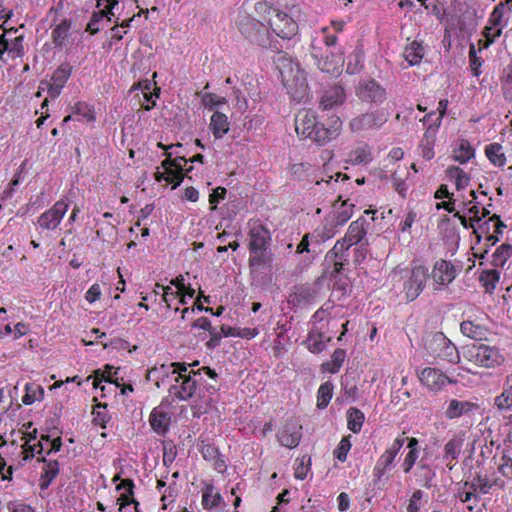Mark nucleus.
Here are the masks:
<instances>
[{"label": "nucleus", "mask_w": 512, "mask_h": 512, "mask_svg": "<svg viewBox=\"0 0 512 512\" xmlns=\"http://www.w3.org/2000/svg\"><path fill=\"white\" fill-rule=\"evenodd\" d=\"M478 408L479 406L473 402L452 399L445 410V416L448 419H455L477 410Z\"/></svg>", "instance_id": "obj_17"}, {"label": "nucleus", "mask_w": 512, "mask_h": 512, "mask_svg": "<svg viewBox=\"0 0 512 512\" xmlns=\"http://www.w3.org/2000/svg\"><path fill=\"white\" fill-rule=\"evenodd\" d=\"M353 207V204L347 206V202L344 201L340 207V210L337 211L333 217V226H342L344 223H346L353 215Z\"/></svg>", "instance_id": "obj_36"}, {"label": "nucleus", "mask_w": 512, "mask_h": 512, "mask_svg": "<svg viewBox=\"0 0 512 512\" xmlns=\"http://www.w3.org/2000/svg\"><path fill=\"white\" fill-rule=\"evenodd\" d=\"M302 426L295 420H289L278 432L277 437L281 445L287 448H295L301 439Z\"/></svg>", "instance_id": "obj_14"}, {"label": "nucleus", "mask_w": 512, "mask_h": 512, "mask_svg": "<svg viewBox=\"0 0 512 512\" xmlns=\"http://www.w3.org/2000/svg\"><path fill=\"white\" fill-rule=\"evenodd\" d=\"M332 392L333 385L330 382H325L319 387L317 394V407L319 409L327 407L332 398Z\"/></svg>", "instance_id": "obj_34"}, {"label": "nucleus", "mask_w": 512, "mask_h": 512, "mask_svg": "<svg viewBox=\"0 0 512 512\" xmlns=\"http://www.w3.org/2000/svg\"><path fill=\"white\" fill-rule=\"evenodd\" d=\"M426 349L434 356L451 363L459 361L456 346L442 333L436 332L426 341Z\"/></svg>", "instance_id": "obj_5"}, {"label": "nucleus", "mask_w": 512, "mask_h": 512, "mask_svg": "<svg viewBox=\"0 0 512 512\" xmlns=\"http://www.w3.org/2000/svg\"><path fill=\"white\" fill-rule=\"evenodd\" d=\"M345 91L340 86H334L325 91L321 98L320 105L324 110L332 109L341 105L345 100Z\"/></svg>", "instance_id": "obj_20"}, {"label": "nucleus", "mask_w": 512, "mask_h": 512, "mask_svg": "<svg viewBox=\"0 0 512 512\" xmlns=\"http://www.w3.org/2000/svg\"><path fill=\"white\" fill-rule=\"evenodd\" d=\"M213 491V486L209 485L203 493L202 505L206 509L214 508L222 501V496L219 493H213Z\"/></svg>", "instance_id": "obj_37"}, {"label": "nucleus", "mask_w": 512, "mask_h": 512, "mask_svg": "<svg viewBox=\"0 0 512 512\" xmlns=\"http://www.w3.org/2000/svg\"><path fill=\"white\" fill-rule=\"evenodd\" d=\"M434 290H441L442 286L451 283L456 277V268L446 260L437 261L432 272Z\"/></svg>", "instance_id": "obj_13"}, {"label": "nucleus", "mask_w": 512, "mask_h": 512, "mask_svg": "<svg viewBox=\"0 0 512 512\" xmlns=\"http://www.w3.org/2000/svg\"><path fill=\"white\" fill-rule=\"evenodd\" d=\"M467 354L470 360L483 367H494L502 361L499 350L485 344H473L468 348Z\"/></svg>", "instance_id": "obj_8"}, {"label": "nucleus", "mask_w": 512, "mask_h": 512, "mask_svg": "<svg viewBox=\"0 0 512 512\" xmlns=\"http://www.w3.org/2000/svg\"><path fill=\"white\" fill-rule=\"evenodd\" d=\"M226 189L224 187H217L213 192L209 195V202L212 204V210L216 208V204L225 198Z\"/></svg>", "instance_id": "obj_57"}, {"label": "nucleus", "mask_w": 512, "mask_h": 512, "mask_svg": "<svg viewBox=\"0 0 512 512\" xmlns=\"http://www.w3.org/2000/svg\"><path fill=\"white\" fill-rule=\"evenodd\" d=\"M318 124L316 117L307 111L299 113L295 119V129L298 135L310 138L313 130Z\"/></svg>", "instance_id": "obj_18"}, {"label": "nucleus", "mask_w": 512, "mask_h": 512, "mask_svg": "<svg viewBox=\"0 0 512 512\" xmlns=\"http://www.w3.org/2000/svg\"><path fill=\"white\" fill-rule=\"evenodd\" d=\"M464 439L462 435H457L449 440L445 445V458H451L452 460H456L460 454L461 448L463 446Z\"/></svg>", "instance_id": "obj_29"}, {"label": "nucleus", "mask_w": 512, "mask_h": 512, "mask_svg": "<svg viewBox=\"0 0 512 512\" xmlns=\"http://www.w3.org/2000/svg\"><path fill=\"white\" fill-rule=\"evenodd\" d=\"M74 113L82 115L87 121L92 122L95 120V115L93 110L85 103H77L74 106Z\"/></svg>", "instance_id": "obj_49"}, {"label": "nucleus", "mask_w": 512, "mask_h": 512, "mask_svg": "<svg viewBox=\"0 0 512 512\" xmlns=\"http://www.w3.org/2000/svg\"><path fill=\"white\" fill-rule=\"evenodd\" d=\"M502 146L498 143L490 144L486 147L485 153L488 159L496 166L502 167L505 164L506 157L501 153Z\"/></svg>", "instance_id": "obj_31"}, {"label": "nucleus", "mask_w": 512, "mask_h": 512, "mask_svg": "<svg viewBox=\"0 0 512 512\" xmlns=\"http://www.w3.org/2000/svg\"><path fill=\"white\" fill-rule=\"evenodd\" d=\"M500 279L499 271L493 270H485L479 276V281L485 288V291L488 293H492L496 287L497 282Z\"/></svg>", "instance_id": "obj_28"}, {"label": "nucleus", "mask_w": 512, "mask_h": 512, "mask_svg": "<svg viewBox=\"0 0 512 512\" xmlns=\"http://www.w3.org/2000/svg\"><path fill=\"white\" fill-rule=\"evenodd\" d=\"M315 297V291L311 290L309 287L301 286L297 288L295 292V298L298 303H309Z\"/></svg>", "instance_id": "obj_48"}, {"label": "nucleus", "mask_w": 512, "mask_h": 512, "mask_svg": "<svg viewBox=\"0 0 512 512\" xmlns=\"http://www.w3.org/2000/svg\"><path fill=\"white\" fill-rule=\"evenodd\" d=\"M351 157H353L351 159V163L354 165L372 161V155L367 146L357 148L353 153H351Z\"/></svg>", "instance_id": "obj_42"}, {"label": "nucleus", "mask_w": 512, "mask_h": 512, "mask_svg": "<svg viewBox=\"0 0 512 512\" xmlns=\"http://www.w3.org/2000/svg\"><path fill=\"white\" fill-rule=\"evenodd\" d=\"M128 346H129V343L126 340L121 339V338L113 339L110 341L109 344L104 345L105 348L111 347L115 350H124V349H127Z\"/></svg>", "instance_id": "obj_64"}, {"label": "nucleus", "mask_w": 512, "mask_h": 512, "mask_svg": "<svg viewBox=\"0 0 512 512\" xmlns=\"http://www.w3.org/2000/svg\"><path fill=\"white\" fill-rule=\"evenodd\" d=\"M420 381L432 390L441 389L449 379L446 375L434 368H425L419 375Z\"/></svg>", "instance_id": "obj_15"}, {"label": "nucleus", "mask_w": 512, "mask_h": 512, "mask_svg": "<svg viewBox=\"0 0 512 512\" xmlns=\"http://www.w3.org/2000/svg\"><path fill=\"white\" fill-rule=\"evenodd\" d=\"M103 17H107L108 21H111V14L106 12V10H102L100 12H95L92 15L91 20L89 21L86 30L91 34H96L99 32V22L103 19Z\"/></svg>", "instance_id": "obj_43"}, {"label": "nucleus", "mask_w": 512, "mask_h": 512, "mask_svg": "<svg viewBox=\"0 0 512 512\" xmlns=\"http://www.w3.org/2000/svg\"><path fill=\"white\" fill-rule=\"evenodd\" d=\"M168 178H169L168 179L169 182L174 183L172 189H175L183 181V178H184L183 171L168 169Z\"/></svg>", "instance_id": "obj_58"}, {"label": "nucleus", "mask_w": 512, "mask_h": 512, "mask_svg": "<svg viewBox=\"0 0 512 512\" xmlns=\"http://www.w3.org/2000/svg\"><path fill=\"white\" fill-rule=\"evenodd\" d=\"M367 225L368 222L366 218L363 216L353 221L350 224L347 233L345 234L348 244L355 245L363 243V240L365 239L367 233Z\"/></svg>", "instance_id": "obj_16"}, {"label": "nucleus", "mask_w": 512, "mask_h": 512, "mask_svg": "<svg viewBox=\"0 0 512 512\" xmlns=\"http://www.w3.org/2000/svg\"><path fill=\"white\" fill-rule=\"evenodd\" d=\"M461 332L463 335L472 338L480 339L482 335V329L480 326L473 324L471 321H464L460 325Z\"/></svg>", "instance_id": "obj_44"}, {"label": "nucleus", "mask_w": 512, "mask_h": 512, "mask_svg": "<svg viewBox=\"0 0 512 512\" xmlns=\"http://www.w3.org/2000/svg\"><path fill=\"white\" fill-rule=\"evenodd\" d=\"M350 448H351V444H350L349 439L343 438L340 441L337 449L335 450V456L337 457V459L344 462L346 460L347 453L350 450Z\"/></svg>", "instance_id": "obj_55"}, {"label": "nucleus", "mask_w": 512, "mask_h": 512, "mask_svg": "<svg viewBox=\"0 0 512 512\" xmlns=\"http://www.w3.org/2000/svg\"><path fill=\"white\" fill-rule=\"evenodd\" d=\"M504 7L505 3H499L498 5L495 6L489 19L491 26L498 27L501 25Z\"/></svg>", "instance_id": "obj_52"}, {"label": "nucleus", "mask_w": 512, "mask_h": 512, "mask_svg": "<svg viewBox=\"0 0 512 512\" xmlns=\"http://www.w3.org/2000/svg\"><path fill=\"white\" fill-rule=\"evenodd\" d=\"M357 96L362 101L380 104L386 99V91L374 79H369L359 83L357 87Z\"/></svg>", "instance_id": "obj_10"}, {"label": "nucleus", "mask_w": 512, "mask_h": 512, "mask_svg": "<svg viewBox=\"0 0 512 512\" xmlns=\"http://www.w3.org/2000/svg\"><path fill=\"white\" fill-rule=\"evenodd\" d=\"M68 209V204L64 200L57 201L52 208L41 214L38 218V224L42 229L54 230L63 219Z\"/></svg>", "instance_id": "obj_11"}, {"label": "nucleus", "mask_w": 512, "mask_h": 512, "mask_svg": "<svg viewBox=\"0 0 512 512\" xmlns=\"http://www.w3.org/2000/svg\"><path fill=\"white\" fill-rule=\"evenodd\" d=\"M209 127L215 138H222L229 131L228 117L222 112H214Z\"/></svg>", "instance_id": "obj_22"}, {"label": "nucleus", "mask_w": 512, "mask_h": 512, "mask_svg": "<svg viewBox=\"0 0 512 512\" xmlns=\"http://www.w3.org/2000/svg\"><path fill=\"white\" fill-rule=\"evenodd\" d=\"M280 73L283 86L295 102H305L309 98V86L306 73L291 56L279 52L274 60Z\"/></svg>", "instance_id": "obj_1"}, {"label": "nucleus", "mask_w": 512, "mask_h": 512, "mask_svg": "<svg viewBox=\"0 0 512 512\" xmlns=\"http://www.w3.org/2000/svg\"><path fill=\"white\" fill-rule=\"evenodd\" d=\"M346 353L343 349H336L332 354L333 368L328 369L331 373H337L345 360Z\"/></svg>", "instance_id": "obj_51"}, {"label": "nucleus", "mask_w": 512, "mask_h": 512, "mask_svg": "<svg viewBox=\"0 0 512 512\" xmlns=\"http://www.w3.org/2000/svg\"><path fill=\"white\" fill-rule=\"evenodd\" d=\"M512 256V245L504 243L500 245L492 255V265L495 267H502L507 260Z\"/></svg>", "instance_id": "obj_27"}, {"label": "nucleus", "mask_w": 512, "mask_h": 512, "mask_svg": "<svg viewBox=\"0 0 512 512\" xmlns=\"http://www.w3.org/2000/svg\"><path fill=\"white\" fill-rule=\"evenodd\" d=\"M311 55L316 60L318 68L331 77L341 74L344 65V57L341 52L322 51L314 42L311 45Z\"/></svg>", "instance_id": "obj_4"}, {"label": "nucleus", "mask_w": 512, "mask_h": 512, "mask_svg": "<svg viewBox=\"0 0 512 512\" xmlns=\"http://www.w3.org/2000/svg\"><path fill=\"white\" fill-rule=\"evenodd\" d=\"M100 295H101L100 286L98 284H93L87 291L85 298L88 302L93 303L97 299H99Z\"/></svg>", "instance_id": "obj_61"}, {"label": "nucleus", "mask_w": 512, "mask_h": 512, "mask_svg": "<svg viewBox=\"0 0 512 512\" xmlns=\"http://www.w3.org/2000/svg\"><path fill=\"white\" fill-rule=\"evenodd\" d=\"M167 158L162 162V167L166 170L168 174V169H172L174 167L175 170L183 171V164L178 163V160H184L183 156H178L175 159H171V153H166Z\"/></svg>", "instance_id": "obj_53"}, {"label": "nucleus", "mask_w": 512, "mask_h": 512, "mask_svg": "<svg viewBox=\"0 0 512 512\" xmlns=\"http://www.w3.org/2000/svg\"><path fill=\"white\" fill-rule=\"evenodd\" d=\"M170 420V415L159 407L154 408L150 414L151 427L159 435H164L167 432Z\"/></svg>", "instance_id": "obj_21"}, {"label": "nucleus", "mask_w": 512, "mask_h": 512, "mask_svg": "<svg viewBox=\"0 0 512 512\" xmlns=\"http://www.w3.org/2000/svg\"><path fill=\"white\" fill-rule=\"evenodd\" d=\"M192 327L207 330L208 332L213 330V328L211 326V322L206 317H200L197 320H195L192 323Z\"/></svg>", "instance_id": "obj_63"}, {"label": "nucleus", "mask_w": 512, "mask_h": 512, "mask_svg": "<svg viewBox=\"0 0 512 512\" xmlns=\"http://www.w3.org/2000/svg\"><path fill=\"white\" fill-rule=\"evenodd\" d=\"M8 509L10 512H35L29 505L23 503H8Z\"/></svg>", "instance_id": "obj_62"}, {"label": "nucleus", "mask_w": 512, "mask_h": 512, "mask_svg": "<svg viewBox=\"0 0 512 512\" xmlns=\"http://www.w3.org/2000/svg\"><path fill=\"white\" fill-rule=\"evenodd\" d=\"M474 480L478 482V484H479L478 488H479L480 492L483 494H487L489 492L490 488L492 487V484L488 482V479L483 478L480 474H477V476L475 477ZM464 486L469 487L470 489H472L474 491L477 490V485L475 482H465Z\"/></svg>", "instance_id": "obj_47"}, {"label": "nucleus", "mask_w": 512, "mask_h": 512, "mask_svg": "<svg viewBox=\"0 0 512 512\" xmlns=\"http://www.w3.org/2000/svg\"><path fill=\"white\" fill-rule=\"evenodd\" d=\"M499 472L505 477L512 476V458L506 454L501 457V462L498 466Z\"/></svg>", "instance_id": "obj_54"}, {"label": "nucleus", "mask_w": 512, "mask_h": 512, "mask_svg": "<svg viewBox=\"0 0 512 512\" xmlns=\"http://www.w3.org/2000/svg\"><path fill=\"white\" fill-rule=\"evenodd\" d=\"M348 428L358 433L364 422V414L357 408L351 407L347 412Z\"/></svg>", "instance_id": "obj_30"}, {"label": "nucleus", "mask_w": 512, "mask_h": 512, "mask_svg": "<svg viewBox=\"0 0 512 512\" xmlns=\"http://www.w3.org/2000/svg\"><path fill=\"white\" fill-rule=\"evenodd\" d=\"M309 464H310V457H308L306 460V456H303L295 469V477L297 479L303 480L306 477L308 470H309V467H308Z\"/></svg>", "instance_id": "obj_56"}, {"label": "nucleus", "mask_w": 512, "mask_h": 512, "mask_svg": "<svg viewBox=\"0 0 512 512\" xmlns=\"http://www.w3.org/2000/svg\"><path fill=\"white\" fill-rule=\"evenodd\" d=\"M200 370L192 371L189 375L176 376L175 382L182 380L181 385L173 384L169 388V393L176 398L186 401L193 396L196 390L197 376H200Z\"/></svg>", "instance_id": "obj_9"}, {"label": "nucleus", "mask_w": 512, "mask_h": 512, "mask_svg": "<svg viewBox=\"0 0 512 512\" xmlns=\"http://www.w3.org/2000/svg\"><path fill=\"white\" fill-rule=\"evenodd\" d=\"M202 102L206 107L211 109L215 106L226 104V99L224 97H218L213 93H206L202 96Z\"/></svg>", "instance_id": "obj_50"}, {"label": "nucleus", "mask_w": 512, "mask_h": 512, "mask_svg": "<svg viewBox=\"0 0 512 512\" xmlns=\"http://www.w3.org/2000/svg\"><path fill=\"white\" fill-rule=\"evenodd\" d=\"M435 140V129L430 125L426 130L423 140L421 141L420 148L422 150V157L430 160L434 156L433 144Z\"/></svg>", "instance_id": "obj_26"}, {"label": "nucleus", "mask_w": 512, "mask_h": 512, "mask_svg": "<svg viewBox=\"0 0 512 512\" xmlns=\"http://www.w3.org/2000/svg\"><path fill=\"white\" fill-rule=\"evenodd\" d=\"M239 29L252 43L259 46H266L269 43V29L267 26L249 15L241 17Z\"/></svg>", "instance_id": "obj_7"}, {"label": "nucleus", "mask_w": 512, "mask_h": 512, "mask_svg": "<svg viewBox=\"0 0 512 512\" xmlns=\"http://www.w3.org/2000/svg\"><path fill=\"white\" fill-rule=\"evenodd\" d=\"M383 123V119L375 115L374 113H365L355 117L350 122V128L354 132H359L369 128L380 126Z\"/></svg>", "instance_id": "obj_19"}, {"label": "nucleus", "mask_w": 512, "mask_h": 512, "mask_svg": "<svg viewBox=\"0 0 512 512\" xmlns=\"http://www.w3.org/2000/svg\"><path fill=\"white\" fill-rule=\"evenodd\" d=\"M71 23L68 20H63L52 31V40L55 46H62L64 40L67 38Z\"/></svg>", "instance_id": "obj_32"}, {"label": "nucleus", "mask_w": 512, "mask_h": 512, "mask_svg": "<svg viewBox=\"0 0 512 512\" xmlns=\"http://www.w3.org/2000/svg\"><path fill=\"white\" fill-rule=\"evenodd\" d=\"M341 126L342 122L339 117L331 118L329 126L318 122L310 136V139L319 144H324L332 139H335L339 135Z\"/></svg>", "instance_id": "obj_12"}, {"label": "nucleus", "mask_w": 512, "mask_h": 512, "mask_svg": "<svg viewBox=\"0 0 512 512\" xmlns=\"http://www.w3.org/2000/svg\"><path fill=\"white\" fill-rule=\"evenodd\" d=\"M353 244H348L346 237L338 240L333 248L327 253L326 258H330L331 260H346L344 257V251L348 250Z\"/></svg>", "instance_id": "obj_35"}, {"label": "nucleus", "mask_w": 512, "mask_h": 512, "mask_svg": "<svg viewBox=\"0 0 512 512\" xmlns=\"http://www.w3.org/2000/svg\"><path fill=\"white\" fill-rule=\"evenodd\" d=\"M429 277L430 275L426 266L413 263L403 285L406 300L408 302H412L418 298L424 290Z\"/></svg>", "instance_id": "obj_6"}, {"label": "nucleus", "mask_w": 512, "mask_h": 512, "mask_svg": "<svg viewBox=\"0 0 512 512\" xmlns=\"http://www.w3.org/2000/svg\"><path fill=\"white\" fill-rule=\"evenodd\" d=\"M362 52L360 50L355 51L352 55L349 56V61L347 63L346 72L349 74H356L362 68Z\"/></svg>", "instance_id": "obj_45"}, {"label": "nucleus", "mask_w": 512, "mask_h": 512, "mask_svg": "<svg viewBox=\"0 0 512 512\" xmlns=\"http://www.w3.org/2000/svg\"><path fill=\"white\" fill-rule=\"evenodd\" d=\"M71 75V67L68 64L60 65L52 75V82L64 87Z\"/></svg>", "instance_id": "obj_40"}, {"label": "nucleus", "mask_w": 512, "mask_h": 512, "mask_svg": "<svg viewBox=\"0 0 512 512\" xmlns=\"http://www.w3.org/2000/svg\"><path fill=\"white\" fill-rule=\"evenodd\" d=\"M258 12L264 13V20L269 25L270 29L279 37L290 39L296 35L298 30L297 23L286 13L281 12L276 8L268 6L264 2H259L255 5Z\"/></svg>", "instance_id": "obj_2"}, {"label": "nucleus", "mask_w": 512, "mask_h": 512, "mask_svg": "<svg viewBox=\"0 0 512 512\" xmlns=\"http://www.w3.org/2000/svg\"><path fill=\"white\" fill-rule=\"evenodd\" d=\"M495 405L499 410H507L512 406V374L504 382V390L495 398Z\"/></svg>", "instance_id": "obj_24"}, {"label": "nucleus", "mask_w": 512, "mask_h": 512, "mask_svg": "<svg viewBox=\"0 0 512 512\" xmlns=\"http://www.w3.org/2000/svg\"><path fill=\"white\" fill-rule=\"evenodd\" d=\"M249 248L253 256L249 259L250 266H264L272 262L271 253L267 251L271 235L268 229L262 225L254 226L249 233Z\"/></svg>", "instance_id": "obj_3"}, {"label": "nucleus", "mask_w": 512, "mask_h": 512, "mask_svg": "<svg viewBox=\"0 0 512 512\" xmlns=\"http://www.w3.org/2000/svg\"><path fill=\"white\" fill-rule=\"evenodd\" d=\"M493 26H486L483 30V36L485 39L479 40L478 44L480 48H488L492 43H494L495 39L499 37L502 33V29L498 28L494 33H492Z\"/></svg>", "instance_id": "obj_41"}, {"label": "nucleus", "mask_w": 512, "mask_h": 512, "mask_svg": "<svg viewBox=\"0 0 512 512\" xmlns=\"http://www.w3.org/2000/svg\"><path fill=\"white\" fill-rule=\"evenodd\" d=\"M446 173L449 178H455L457 190L464 189L469 183L468 175L458 166L449 167Z\"/></svg>", "instance_id": "obj_33"}, {"label": "nucleus", "mask_w": 512, "mask_h": 512, "mask_svg": "<svg viewBox=\"0 0 512 512\" xmlns=\"http://www.w3.org/2000/svg\"><path fill=\"white\" fill-rule=\"evenodd\" d=\"M39 461L45 463L46 468L44 469L43 478H49L50 480H54L55 477L59 473V463L57 460H47L46 458H41Z\"/></svg>", "instance_id": "obj_46"}, {"label": "nucleus", "mask_w": 512, "mask_h": 512, "mask_svg": "<svg viewBox=\"0 0 512 512\" xmlns=\"http://www.w3.org/2000/svg\"><path fill=\"white\" fill-rule=\"evenodd\" d=\"M470 66L476 76L479 75L478 68L481 66L480 59L476 56L475 46L471 44L469 50Z\"/></svg>", "instance_id": "obj_59"}, {"label": "nucleus", "mask_w": 512, "mask_h": 512, "mask_svg": "<svg viewBox=\"0 0 512 512\" xmlns=\"http://www.w3.org/2000/svg\"><path fill=\"white\" fill-rule=\"evenodd\" d=\"M475 155L474 148L470 145L468 140H461L459 147L454 150L453 159L461 164L466 163Z\"/></svg>", "instance_id": "obj_25"}, {"label": "nucleus", "mask_w": 512, "mask_h": 512, "mask_svg": "<svg viewBox=\"0 0 512 512\" xmlns=\"http://www.w3.org/2000/svg\"><path fill=\"white\" fill-rule=\"evenodd\" d=\"M329 340L330 338H325L322 333L317 335L310 334L308 337V348L313 353H319L325 349L326 341Z\"/></svg>", "instance_id": "obj_39"}, {"label": "nucleus", "mask_w": 512, "mask_h": 512, "mask_svg": "<svg viewBox=\"0 0 512 512\" xmlns=\"http://www.w3.org/2000/svg\"><path fill=\"white\" fill-rule=\"evenodd\" d=\"M416 459H417L416 449L410 450L408 452V454L406 455V457L404 459V463H403L405 473H408L411 470Z\"/></svg>", "instance_id": "obj_60"}, {"label": "nucleus", "mask_w": 512, "mask_h": 512, "mask_svg": "<svg viewBox=\"0 0 512 512\" xmlns=\"http://www.w3.org/2000/svg\"><path fill=\"white\" fill-rule=\"evenodd\" d=\"M423 47L413 42L410 47H408L405 51V58L410 63V65H416L420 62L423 57Z\"/></svg>", "instance_id": "obj_38"}, {"label": "nucleus", "mask_w": 512, "mask_h": 512, "mask_svg": "<svg viewBox=\"0 0 512 512\" xmlns=\"http://www.w3.org/2000/svg\"><path fill=\"white\" fill-rule=\"evenodd\" d=\"M117 490L126 489L127 493L121 494V496L118 498V502H120L121 507L120 510H122L123 507L126 505L134 504L135 512H138V505L139 503L132 498L134 492V482L131 479H124L121 481L120 484L116 486Z\"/></svg>", "instance_id": "obj_23"}]
</instances>
